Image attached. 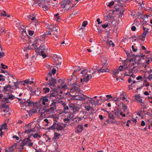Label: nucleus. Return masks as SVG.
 Returning <instances> with one entry per match:
<instances>
[{"label":"nucleus","instance_id":"a18cd8bd","mask_svg":"<svg viewBox=\"0 0 152 152\" xmlns=\"http://www.w3.org/2000/svg\"><path fill=\"white\" fill-rule=\"evenodd\" d=\"M34 129H29L28 130H26L25 131V133H30L31 132H34Z\"/></svg>","mask_w":152,"mask_h":152},{"label":"nucleus","instance_id":"de8ad7c7","mask_svg":"<svg viewBox=\"0 0 152 152\" xmlns=\"http://www.w3.org/2000/svg\"><path fill=\"white\" fill-rule=\"evenodd\" d=\"M88 101L90 102L92 104V105H94V104H95V102H92V99L89 97H88Z\"/></svg>","mask_w":152,"mask_h":152},{"label":"nucleus","instance_id":"dca6fc26","mask_svg":"<svg viewBox=\"0 0 152 152\" xmlns=\"http://www.w3.org/2000/svg\"><path fill=\"white\" fill-rule=\"evenodd\" d=\"M35 4H37V5L40 7L43 4V3L45 1V0H34Z\"/></svg>","mask_w":152,"mask_h":152},{"label":"nucleus","instance_id":"49530a36","mask_svg":"<svg viewBox=\"0 0 152 152\" xmlns=\"http://www.w3.org/2000/svg\"><path fill=\"white\" fill-rule=\"evenodd\" d=\"M6 12L5 11H4L3 12H2L1 13V15L4 16V17H5V16H7L8 17H9V15H7V14H6Z\"/></svg>","mask_w":152,"mask_h":152},{"label":"nucleus","instance_id":"bb28decb","mask_svg":"<svg viewBox=\"0 0 152 152\" xmlns=\"http://www.w3.org/2000/svg\"><path fill=\"white\" fill-rule=\"evenodd\" d=\"M107 112L108 115V118L110 119H112V120H115V117L111 113H109L108 112Z\"/></svg>","mask_w":152,"mask_h":152},{"label":"nucleus","instance_id":"2eb2a0df","mask_svg":"<svg viewBox=\"0 0 152 152\" xmlns=\"http://www.w3.org/2000/svg\"><path fill=\"white\" fill-rule=\"evenodd\" d=\"M49 83L48 84L50 86H54L56 83V80L52 77H51L49 80Z\"/></svg>","mask_w":152,"mask_h":152},{"label":"nucleus","instance_id":"423d86ee","mask_svg":"<svg viewBox=\"0 0 152 152\" xmlns=\"http://www.w3.org/2000/svg\"><path fill=\"white\" fill-rule=\"evenodd\" d=\"M107 59H105V62L103 63V65L102 67L99 69V70H97L98 73H99L100 72H108L109 71V69L107 68Z\"/></svg>","mask_w":152,"mask_h":152},{"label":"nucleus","instance_id":"3c124183","mask_svg":"<svg viewBox=\"0 0 152 152\" xmlns=\"http://www.w3.org/2000/svg\"><path fill=\"white\" fill-rule=\"evenodd\" d=\"M114 1H112L110 2L108 5V6L109 7H111V6H113L114 4Z\"/></svg>","mask_w":152,"mask_h":152},{"label":"nucleus","instance_id":"f3484780","mask_svg":"<svg viewBox=\"0 0 152 152\" xmlns=\"http://www.w3.org/2000/svg\"><path fill=\"white\" fill-rule=\"evenodd\" d=\"M74 99L76 100H78L80 101L85 100V98L83 97L82 96L79 95H74Z\"/></svg>","mask_w":152,"mask_h":152},{"label":"nucleus","instance_id":"9d476101","mask_svg":"<svg viewBox=\"0 0 152 152\" xmlns=\"http://www.w3.org/2000/svg\"><path fill=\"white\" fill-rule=\"evenodd\" d=\"M68 105L70 110H72L74 112H78L80 110L79 107L75 106V104L73 103H69L68 104Z\"/></svg>","mask_w":152,"mask_h":152},{"label":"nucleus","instance_id":"0e129e2a","mask_svg":"<svg viewBox=\"0 0 152 152\" xmlns=\"http://www.w3.org/2000/svg\"><path fill=\"white\" fill-rule=\"evenodd\" d=\"M75 69L76 70L73 73H74L76 71H78L80 70V68L79 66H76Z\"/></svg>","mask_w":152,"mask_h":152},{"label":"nucleus","instance_id":"6e6d98bb","mask_svg":"<svg viewBox=\"0 0 152 152\" xmlns=\"http://www.w3.org/2000/svg\"><path fill=\"white\" fill-rule=\"evenodd\" d=\"M107 122L108 123H114V121H113L112 120H110V119L109 118L107 120Z\"/></svg>","mask_w":152,"mask_h":152},{"label":"nucleus","instance_id":"473e14b6","mask_svg":"<svg viewBox=\"0 0 152 152\" xmlns=\"http://www.w3.org/2000/svg\"><path fill=\"white\" fill-rule=\"evenodd\" d=\"M30 81L29 80H25L24 81H21L20 83H21V84H23L24 86L25 85V84H29Z\"/></svg>","mask_w":152,"mask_h":152},{"label":"nucleus","instance_id":"ea45409f","mask_svg":"<svg viewBox=\"0 0 152 152\" xmlns=\"http://www.w3.org/2000/svg\"><path fill=\"white\" fill-rule=\"evenodd\" d=\"M102 27L104 28H106L107 27H108L109 28H111V26H110L108 24H104L102 25Z\"/></svg>","mask_w":152,"mask_h":152},{"label":"nucleus","instance_id":"f257e3e1","mask_svg":"<svg viewBox=\"0 0 152 152\" xmlns=\"http://www.w3.org/2000/svg\"><path fill=\"white\" fill-rule=\"evenodd\" d=\"M58 92L55 91L51 93L50 95H48V97H49L50 99H52V100L51 101V103L49 105V108L45 110L42 109V108L40 109L39 110V111H40L41 109L42 110H42L44 111L43 112L41 113L44 112H45L48 114L53 113L56 111L57 100L54 98H56L58 96Z\"/></svg>","mask_w":152,"mask_h":152},{"label":"nucleus","instance_id":"5701e85b","mask_svg":"<svg viewBox=\"0 0 152 152\" xmlns=\"http://www.w3.org/2000/svg\"><path fill=\"white\" fill-rule=\"evenodd\" d=\"M135 98L136 101H137L140 103L142 101V97L140 96V95H136L135 96Z\"/></svg>","mask_w":152,"mask_h":152},{"label":"nucleus","instance_id":"aec40b11","mask_svg":"<svg viewBox=\"0 0 152 152\" xmlns=\"http://www.w3.org/2000/svg\"><path fill=\"white\" fill-rule=\"evenodd\" d=\"M63 129V127L61 126L60 123H58L57 124L56 123L55 129H56L58 131H61Z\"/></svg>","mask_w":152,"mask_h":152},{"label":"nucleus","instance_id":"8fccbe9b","mask_svg":"<svg viewBox=\"0 0 152 152\" xmlns=\"http://www.w3.org/2000/svg\"><path fill=\"white\" fill-rule=\"evenodd\" d=\"M7 98H8V99H10L11 100H13L15 98V96H14L13 95H10L8 97H7Z\"/></svg>","mask_w":152,"mask_h":152},{"label":"nucleus","instance_id":"b1692460","mask_svg":"<svg viewBox=\"0 0 152 152\" xmlns=\"http://www.w3.org/2000/svg\"><path fill=\"white\" fill-rule=\"evenodd\" d=\"M83 126L80 125L78 126L77 128V132H80L83 130Z\"/></svg>","mask_w":152,"mask_h":152},{"label":"nucleus","instance_id":"f8f14e48","mask_svg":"<svg viewBox=\"0 0 152 152\" xmlns=\"http://www.w3.org/2000/svg\"><path fill=\"white\" fill-rule=\"evenodd\" d=\"M56 59L55 61V63L56 65L57 66V67L58 68V66L60 67L62 59L61 58L57 55H56Z\"/></svg>","mask_w":152,"mask_h":152},{"label":"nucleus","instance_id":"2f4dec72","mask_svg":"<svg viewBox=\"0 0 152 152\" xmlns=\"http://www.w3.org/2000/svg\"><path fill=\"white\" fill-rule=\"evenodd\" d=\"M2 101L3 102L6 104L7 103H9L10 102L9 99L7 98H4L2 99Z\"/></svg>","mask_w":152,"mask_h":152},{"label":"nucleus","instance_id":"052dcab7","mask_svg":"<svg viewBox=\"0 0 152 152\" xmlns=\"http://www.w3.org/2000/svg\"><path fill=\"white\" fill-rule=\"evenodd\" d=\"M69 105L68 106L66 105L64 107V111H65L66 110H68L69 109Z\"/></svg>","mask_w":152,"mask_h":152},{"label":"nucleus","instance_id":"4be33fe9","mask_svg":"<svg viewBox=\"0 0 152 152\" xmlns=\"http://www.w3.org/2000/svg\"><path fill=\"white\" fill-rule=\"evenodd\" d=\"M92 78V75L90 74L89 75H87L83 77L84 81L85 82H88V81Z\"/></svg>","mask_w":152,"mask_h":152},{"label":"nucleus","instance_id":"4468645a","mask_svg":"<svg viewBox=\"0 0 152 152\" xmlns=\"http://www.w3.org/2000/svg\"><path fill=\"white\" fill-rule=\"evenodd\" d=\"M17 145V143H14V144L8 148H7L6 149L7 151L8 152L13 151L14 149L16 148Z\"/></svg>","mask_w":152,"mask_h":152},{"label":"nucleus","instance_id":"7ed1b4c3","mask_svg":"<svg viewBox=\"0 0 152 152\" xmlns=\"http://www.w3.org/2000/svg\"><path fill=\"white\" fill-rule=\"evenodd\" d=\"M74 1L70 0H63L61 6L63 8H65L67 9H70L72 8L75 5L74 3Z\"/></svg>","mask_w":152,"mask_h":152},{"label":"nucleus","instance_id":"c03bdc74","mask_svg":"<svg viewBox=\"0 0 152 152\" xmlns=\"http://www.w3.org/2000/svg\"><path fill=\"white\" fill-rule=\"evenodd\" d=\"M114 113L115 115L117 117L119 115L120 113L118 110H115Z\"/></svg>","mask_w":152,"mask_h":152},{"label":"nucleus","instance_id":"5fc2aeb1","mask_svg":"<svg viewBox=\"0 0 152 152\" xmlns=\"http://www.w3.org/2000/svg\"><path fill=\"white\" fill-rule=\"evenodd\" d=\"M87 21H84L83 22L82 26H83L84 27H85L87 25Z\"/></svg>","mask_w":152,"mask_h":152},{"label":"nucleus","instance_id":"e2e57ef3","mask_svg":"<svg viewBox=\"0 0 152 152\" xmlns=\"http://www.w3.org/2000/svg\"><path fill=\"white\" fill-rule=\"evenodd\" d=\"M73 85V87H74L73 89H74V90H79V88H78L77 87H76L75 86H74V85L75 86V83H74Z\"/></svg>","mask_w":152,"mask_h":152},{"label":"nucleus","instance_id":"c85d7f7f","mask_svg":"<svg viewBox=\"0 0 152 152\" xmlns=\"http://www.w3.org/2000/svg\"><path fill=\"white\" fill-rule=\"evenodd\" d=\"M94 70L93 71V69H91L89 71V72L91 73V74L92 75L93 74L95 73V72H96V66H94Z\"/></svg>","mask_w":152,"mask_h":152},{"label":"nucleus","instance_id":"4d7b16f0","mask_svg":"<svg viewBox=\"0 0 152 152\" xmlns=\"http://www.w3.org/2000/svg\"><path fill=\"white\" fill-rule=\"evenodd\" d=\"M123 67L122 66H120L118 69V70L120 71H123L124 70Z\"/></svg>","mask_w":152,"mask_h":152},{"label":"nucleus","instance_id":"412c9836","mask_svg":"<svg viewBox=\"0 0 152 152\" xmlns=\"http://www.w3.org/2000/svg\"><path fill=\"white\" fill-rule=\"evenodd\" d=\"M42 104L43 105H47L48 104L47 102L49 101V99H48L47 96H45L42 98Z\"/></svg>","mask_w":152,"mask_h":152},{"label":"nucleus","instance_id":"338daca9","mask_svg":"<svg viewBox=\"0 0 152 152\" xmlns=\"http://www.w3.org/2000/svg\"><path fill=\"white\" fill-rule=\"evenodd\" d=\"M136 29V27L135 26H133L131 27V30L133 31H134Z\"/></svg>","mask_w":152,"mask_h":152},{"label":"nucleus","instance_id":"cd10ccee","mask_svg":"<svg viewBox=\"0 0 152 152\" xmlns=\"http://www.w3.org/2000/svg\"><path fill=\"white\" fill-rule=\"evenodd\" d=\"M106 43L107 45H109L110 46H112L113 47L115 46L114 43L112 42V40H108L106 42Z\"/></svg>","mask_w":152,"mask_h":152},{"label":"nucleus","instance_id":"9b49d317","mask_svg":"<svg viewBox=\"0 0 152 152\" xmlns=\"http://www.w3.org/2000/svg\"><path fill=\"white\" fill-rule=\"evenodd\" d=\"M12 86L8 84L7 86L3 87L2 88L1 90L4 93H8V91L12 89Z\"/></svg>","mask_w":152,"mask_h":152},{"label":"nucleus","instance_id":"774afa93","mask_svg":"<svg viewBox=\"0 0 152 152\" xmlns=\"http://www.w3.org/2000/svg\"><path fill=\"white\" fill-rule=\"evenodd\" d=\"M74 116V115L72 113H70L69 115V118L71 119Z\"/></svg>","mask_w":152,"mask_h":152},{"label":"nucleus","instance_id":"13d9d810","mask_svg":"<svg viewBox=\"0 0 152 152\" xmlns=\"http://www.w3.org/2000/svg\"><path fill=\"white\" fill-rule=\"evenodd\" d=\"M34 33V31L31 30H29L28 31L29 34L30 36H32L33 35Z\"/></svg>","mask_w":152,"mask_h":152},{"label":"nucleus","instance_id":"0eeeda50","mask_svg":"<svg viewBox=\"0 0 152 152\" xmlns=\"http://www.w3.org/2000/svg\"><path fill=\"white\" fill-rule=\"evenodd\" d=\"M31 140L29 138H27L24 139L21 143L20 146H23L27 145L28 146H32L33 143L31 142Z\"/></svg>","mask_w":152,"mask_h":152},{"label":"nucleus","instance_id":"864d4df0","mask_svg":"<svg viewBox=\"0 0 152 152\" xmlns=\"http://www.w3.org/2000/svg\"><path fill=\"white\" fill-rule=\"evenodd\" d=\"M1 68L4 69H7V66L4 65L3 64H1Z\"/></svg>","mask_w":152,"mask_h":152},{"label":"nucleus","instance_id":"a211bd4d","mask_svg":"<svg viewBox=\"0 0 152 152\" xmlns=\"http://www.w3.org/2000/svg\"><path fill=\"white\" fill-rule=\"evenodd\" d=\"M140 105L142 107V108L143 109V111L145 112V110L147 109V103L145 101H143L140 103Z\"/></svg>","mask_w":152,"mask_h":152},{"label":"nucleus","instance_id":"6e6552de","mask_svg":"<svg viewBox=\"0 0 152 152\" xmlns=\"http://www.w3.org/2000/svg\"><path fill=\"white\" fill-rule=\"evenodd\" d=\"M28 36L26 33V31L25 30H23L21 34V40L24 42H26L28 39Z\"/></svg>","mask_w":152,"mask_h":152},{"label":"nucleus","instance_id":"bf43d9fd","mask_svg":"<svg viewBox=\"0 0 152 152\" xmlns=\"http://www.w3.org/2000/svg\"><path fill=\"white\" fill-rule=\"evenodd\" d=\"M33 135L34 138H37L38 137H41V136L40 135H39L38 134H33Z\"/></svg>","mask_w":152,"mask_h":152},{"label":"nucleus","instance_id":"c9c22d12","mask_svg":"<svg viewBox=\"0 0 152 152\" xmlns=\"http://www.w3.org/2000/svg\"><path fill=\"white\" fill-rule=\"evenodd\" d=\"M43 92L45 93H47L50 91V89L48 88H43Z\"/></svg>","mask_w":152,"mask_h":152},{"label":"nucleus","instance_id":"09e8293b","mask_svg":"<svg viewBox=\"0 0 152 152\" xmlns=\"http://www.w3.org/2000/svg\"><path fill=\"white\" fill-rule=\"evenodd\" d=\"M1 107L3 109H8L9 108V107L7 105L3 104L2 105Z\"/></svg>","mask_w":152,"mask_h":152},{"label":"nucleus","instance_id":"6ab92c4d","mask_svg":"<svg viewBox=\"0 0 152 152\" xmlns=\"http://www.w3.org/2000/svg\"><path fill=\"white\" fill-rule=\"evenodd\" d=\"M27 18L30 19L32 21H34L37 19L36 15L34 13L31 15H29L27 16Z\"/></svg>","mask_w":152,"mask_h":152},{"label":"nucleus","instance_id":"603ef678","mask_svg":"<svg viewBox=\"0 0 152 152\" xmlns=\"http://www.w3.org/2000/svg\"><path fill=\"white\" fill-rule=\"evenodd\" d=\"M148 59L146 60V62L147 64H149V63L152 60V59L151 58H148Z\"/></svg>","mask_w":152,"mask_h":152},{"label":"nucleus","instance_id":"7c9ffc66","mask_svg":"<svg viewBox=\"0 0 152 152\" xmlns=\"http://www.w3.org/2000/svg\"><path fill=\"white\" fill-rule=\"evenodd\" d=\"M55 127H56V123H54L53 125L51 126L50 127L48 128V129L49 131L50 130H52L53 129H55Z\"/></svg>","mask_w":152,"mask_h":152},{"label":"nucleus","instance_id":"c756f323","mask_svg":"<svg viewBox=\"0 0 152 152\" xmlns=\"http://www.w3.org/2000/svg\"><path fill=\"white\" fill-rule=\"evenodd\" d=\"M60 136V134H58L57 132H55L53 139H58L59 138Z\"/></svg>","mask_w":152,"mask_h":152},{"label":"nucleus","instance_id":"4c0bfd02","mask_svg":"<svg viewBox=\"0 0 152 152\" xmlns=\"http://www.w3.org/2000/svg\"><path fill=\"white\" fill-rule=\"evenodd\" d=\"M85 110L87 111H89L91 109H93V108L90 106L86 105L84 107Z\"/></svg>","mask_w":152,"mask_h":152},{"label":"nucleus","instance_id":"37998d69","mask_svg":"<svg viewBox=\"0 0 152 152\" xmlns=\"http://www.w3.org/2000/svg\"><path fill=\"white\" fill-rule=\"evenodd\" d=\"M119 71H120L118 69L115 70L113 72V74L115 76L116 75L118 74Z\"/></svg>","mask_w":152,"mask_h":152},{"label":"nucleus","instance_id":"39448f33","mask_svg":"<svg viewBox=\"0 0 152 152\" xmlns=\"http://www.w3.org/2000/svg\"><path fill=\"white\" fill-rule=\"evenodd\" d=\"M19 99L21 104L23 106L28 107L34 106V102L31 101L30 98L28 99L27 101H21V100H22V99Z\"/></svg>","mask_w":152,"mask_h":152},{"label":"nucleus","instance_id":"e433bc0d","mask_svg":"<svg viewBox=\"0 0 152 152\" xmlns=\"http://www.w3.org/2000/svg\"><path fill=\"white\" fill-rule=\"evenodd\" d=\"M41 7L44 8V10H49V7L46 5H42V6H41Z\"/></svg>","mask_w":152,"mask_h":152},{"label":"nucleus","instance_id":"72a5a7b5","mask_svg":"<svg viewBox=\"0 0 152 152\" xmlns=\"http://www.w3.org/2000/svg\"><path fill=\"white\" fill-rule=\"evenodd\" d=\"M6 124H4L0 127V131H1L3 129H6Z\"/></svg>","mask_w":152,"mask_h":152},{"label":"nucleus","instance_id":"680f3d73","mask_svg":"<svg viewBox=\"0 0 152 152\" xmlns=\"http://www.w3.org/2000/svg\"><path fill=\"white\" fill-rule=\"evenodd\" d=\"M19 82L17 81L16 82H14L13 83L14 84V86L16 88L18 87V83Z\"/></svg>","mask_w":152,"mask_h":152},{"label":"nucleus","instance_id":"1a4fd4ad","mask_svg":"<svg viewBox=\"0 0 152 152\" xmlns=\"http://www.w3.org/2000/svg\"><path fill=\"white\" fill-rule=\"evenodd\" d=\"M149 29L147 28L146 31H144L141 35L140 36H137V38L141 40L142 41H144V39L145 38L146 34L149 32Z\"/></svg>","mask_w":152,"mask_h":152},{"label":"nucleus","instance_id":"69168bd1","mask_svg":"<svg viewBox=\"0 0 152 152\" xmlns=\"http://www.w3.org/2000/svg\"><path fill=\"white\" fill-rule=\"evenodd\" d=\"M111 24L113 26H115L116 25V22L114 20H113L111 22Z\"/></svg>","mask_w":152,"mask_h":152},{"label":"nucleus","instance_id":"a19ab883","mask_svg":"<svg viewBox=\"0 0 152 152\" xmlns=\"http://www.w3.org/2000/svg\"><path fill=\"white\" fill-rule=\"evenodd\" d=\"M56 28V25H53L51 26L49 28L50 30H51L52 31H55V29Z\"/></svg>","mask_w":152,"mask_h":152},{"label":"nucleus","instance_id":"79ce46f5","mask_svg":"<svg viewBox=\"0 0 152 152\" xmlns=\"http://www.w3.org/2000/svg\"><path fill=\"white\" fill-rule=\"evenodd\" d=\"M138 17H140L141 18H143L145 17V16L143 15L141 13H138L137 15Z\"/></svg>","mask_w":152,"mask_h":152},{"label":"nucleus","instance_id":"ddd939ff","mask_svg":"<svg viewBox=\"0 0 152 152\" xmlns=\"http://www.w3.org/2000/svg\"><path fill=\"white\" fill-rule=\"evenodd\" d=\"M115 8L116 10V11H118L119 12V17L121 18L122 16L124 14V10L123 8H121V9L118 7L117 6H115Z\"/></svg>","mask_w":152,"mask_h":152},{"label":"nucleus","instance_id":"20e7f679","mask_svg":"<svg viewBox=\"0 0 152 152\" xmlns=\"http://www.w3.org/2000/svg\"><path fill=\"white\" fill-rule=\"evenodd\" d=\"M47 50L44 45H42L40 46L39 48H37L36 50L35 51L37 53L40 55H42L44 58L46 57L45 53L47 52Z\"/></svg>","mask_w":152,"mask_h":152},{"label":"nucleus","instance_id":"f03ea898","mask_svg":"<svg viewBox=\"0 0 152 152\" xmlns=\"http://www.w3.org/2000/svg\"><path fill=\"white\" fill-rule=\"evenodd\" d=\"M132 55L133 58H132L131 60H129V61L130 62H131V61H132L134 60V61H132V66H131V67H132V66L133 68H138L140 66L141 64L139 61L137 62L136 61H140L141 60L142 58L143 59L144 58L143 57L145 56L142 54L138 55L137 56H135L134 54H132Z\"/></svg>","mask_w":152,"mask_h":152},{"label":"nucleus","instance_id":"58836bf2","mask_svg":"<svg viewBox=\"0 0 152 152\" xmlns=\"http://www.w3.org/2000/svg\"><path fill=\"white\" fill-rule=\"evenodd\" d=\"M1 111L2 112L7 113L8 114H10V113H8L7 109H3L1 107Z\"/></svg>","mask_w":152,"mask_h":152},{"label":"nucleus","instance_id":"a878e982","mask_svg":"<svg viewBox=\"0 0 152 152\" xmlns=\"http://www.w3.org/2000/svg\"><path fill=\"white\" fill-rule=\"evenodd\" d=\"M88 70L86 69L83 70L81 72V73L83 75V77L87 75V73H88Z\"/></svg>","mask_w":152,"mask_h":152},{"label":"nucleus","instance_id":"f704fd0d","mask_svg":"<svg viewBox=\"0 0 152 152\" xmlns=\"http://www.w3.org/2000/svg\"><path fill=\"white\" fill-rule=\"evenodd\" d=\"M61 86L62 88L64 90L66 89L67 88V86L66 85L64 84V81L62 82Z\"/></svg>","mask_w":152,"mask_h":152},{"label":"nucleus","instance_id":"393cba45","mask_svg":"<svg viewBox=\"0 0 152 152\" xmlns=\"http://www.w3.org/2000/svg\"><path fill=\"white\" fill-rule=\"evenodd\" d=\"M36 43H34L32 44L31 46L28 45V49L29 50L30 49H34L36 48Z\"/></svg>","mask_w":152,"mask_h":152}]
</instances>
